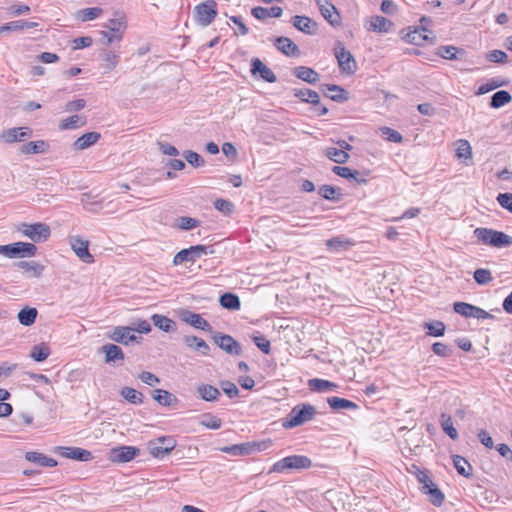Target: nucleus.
<instances>
[{
    "label": "nucleus",
    "mask_w": 512,
    "mask_h": 512,
    "mask_svg": "<svg viewBox=\"0 0 512 512\" xmlns=\"http://www.w3.org/2000/svg\"><path fill=\"white\" fill-rule=\"evenodd\" d=\"M317 411L313 405L310 404H298L294 406L288 415L283 419L282 426L286 429H291L297 426H301L316 416Z\"/></svg>",
    "instance_id": "nucleus-1"
},
{
    "label": "nucleus",
    "mask_w": 512,
    "mask_h": 512,
    "mask_svg": "<svg viewBox=\"0 0 512 512\" xmlns=\"http://www.w3.org/2000/svg\"><path fill=\"white\" fill-rule=\"evenodd\" d=\"M473 233L480 242L488 246L501 248L512 245V237L501 231L479 227Z\"/></svg>",
    "instance_id": "nucleus-2"
},
{
    "label": "nucleus",
    "mask_w": 512,
    "mask_h": 512,
    "mask_svg": "<svg viewBox=\"0 0 512 512\" xmlns=\"http://www.w3.org/2000/svg\"><path fill=\"white\" fill-rule=\"evenodd\" d=\"M312 466V461L304 455H291L274 463L271 472L285 473L290 470H305Z\"/></svg>",
    "instance_id": "nucleus-3"
},
{
    "label": "nucleus",
    "mask_w": 512,
    "mask_h": 512,
    "mask_svg": "<svg viewBox=\"0 0 512 512\" xmlns=\"http://www.w3.org/2000/svg\"><path fill=\"white\" fill-rule=\"evenodd\" d=\"M37 254V247L33 243L14 242L11 244L0 245V255L7 258L34 257Z\"/></svg>",
    "instance_id": "nucleus-4"
},
{
    "label": "nucleus",
    "mask_w": 512,
    "mask_h": 512,
    "mask_svg": "<svg viewBox=\"0 0 512 512\" xmlns=\"http://www.w3.org/2000/svg\"><path fill=\"white\" fill-rule=\"evenodd\" d=\"M218 14L217 2L215 0H206L194 7V20L201 27L209 26Z\"/></svg>",
    "instance_id": "nucleus-5"
},
{
    "label": "nucleus",
    "mask_w": 512,
    "mask_h": 512,
    "mask_svg": "<svg viewBox=\"0 0 512 512\" xmlns=\"http://www.w3.org/2000/svg\"><path fill=\"white\" fill-rule=\"evenodd\" d=\"M17 231L35 243L46 241L51 235L50 227L42 222L33 224L20 223Z\"/></svg>",
    "instance_id": "nucleus-6"
},
{
    "label": "nucleus",
    "mask_w": 512,
    "mask_h": 512,
    "mask_svg": "<svg viewBox=\"0 0 512 512\" xmlns=\"http://www.w3.org/2000/svg\"><path fill=\"white\" fill-rule=\"evenodd\" d=\"M177 445V441L173 436H161L150 440L147 448L150 454L158 459L167 456Z\"/></svg>",
    "instance_id": "nucleus-7"
},
{
    "label": "nucleus",
    "mask_w": 512,
    "mask_h": 512,
    "mask_svg": "<svg viewBox=\"0 0 512 512\" xmlns=\"http://www.w3.org/2000/svg\"><path fill=\"white\" fill-rule=\"evenodd\" d=\"M213 250L205 245H195L177 252L173 258L174 265H181L184 262L194 263L203 255L212 254Z\"/></svg>",
    "instance_id": "nucleus-8"
},
{
    "label": "nucleus",
    "mask_w": 512,
    "mask_h": 512,
    "mask_svg": "<svg viewBox=\"0 0 512 512\" xmlns=\"http://www.w3.org/2000/svg\"><path fill=\"white\" fill-rule=\"evenodd\" d=\"M335 57L337 58L339 68L342 72L352 74L356 70V61L352 54L345 48L342 42L335 44Z\"/></svg>",
    "instance_id": "nucleus-9"
},
{
    "label": "nucleus",
    "mask_w": 512,
    "mask_h": 512,
    "mask_svg": "<svg viewBox=\"0 0 512 512\" xmlns=\"http://www.w3.org/2000/svg\"><path fill=\"white\" fill-rule=\"evenodd\" d=\"M104 28L112 32V37L108 38L106 45H110L114 41H120L127 28L125 16L123 14H120L117 18L109 19L104 24Z\"/></svg>",
    "instance_id": "nucleus-10"
},
{
    "label": "nucleus",
    "mask_w": 512,
    "mask_h": 512,
    "mask_svg": "<svg viewBox=\"0 0 512 512\" xmlns=\"http://www.w3.org/2000/svg\"><path fill=\"white\" fill-rule=\"evenodd\" d=\"M213 340L222 350L230 355H240L242 353L241 345L230 335L215 332Z\"/></svg>",
    "instance_id": "nucleus-11"
},
{
    "label": "nucleus",
    "mask_w": 512,
    "mask_h": 512,
    "mask_svg": "<svg viewBox=\"0 0 512 512\" xmlns=\"http://www.w3.org/2000/svg\"><path fill=\"white\" fill-rule=\"evenodd\" d=\"M32 133L33 131L29 127H13L3 130L0 139L7 144L23 142L30 138Z\"/></svg>",
    "instance_id": "nucleus-12"
},
{
    "label": "nucleus",
    "mask_w": 512,
    "mask_h": 512,
    "mask_svg": "<svg viewBox=\"0 0 512 512\" xmlns=\"http://www.w3.org/2000/svg\"><path fill=\"white\" fill-rule=\"evenodd\" d=\"M108 337L114 342L121 343L123 345H128L132 342L138 341L141 339L134 334L133 327L129 326H117L115 327L109 334Z\"/></svg>",
    "instance_id": "nucleus-13"
},
{
    "label": "nucleus",
    "mask_w": 512,
    "mask_h": 512,
    "mask_svg": "<svg viewBox=\"0 0 512 512\" xmlns=\"http://www.w3.org/2000/svg\"><path fill=\"white\" fill-rule=\"evenodd\" d=\"M54 451L65 458L82 461V462L90 461L93 458V455L89 450L79 448V447L58 446L55 448Z\"/></svg>",
    "instance_id": "nucleus-14"
},
{
    "label": "nucleus",
    "mask_w": 512,
    "mask_h": 512,
    "mask_svg": "<svg viewBox=\"0 0 512 512\" xmlns=\"http://www.w3.org/2000/svg\"><path fill=\"white\" fill-rule=\"evenodd\" d=\"M140 454V449L134 446H119L113 448L110 453V459L117 463H126Z\"/></svg>",
    "instance_id": "nucleus-15"
},
{
    "label": "nucleus",
    "mask_w": 512,
    "mask_h": 512,
    "mask_svg": "<svg viewBox=\"0 0 512 512\" xmlns=\"http://www.w3.org/2000/svg\"><path fill=\"white\" fill-rule=\"evenodd\" d=\"M89 242L80 237H74L71 239V247L75 254L85 263L94 262L93 256L90 254Z\"/></svg>",
    "instance_id": "nucleus-16"
},
{
    "label": "nucleus",
    "mask_w": 512,
    "mask_h": 512,
    "mask_svg": "<svg viewBox=\"0 0 512 512\" xmlns=\"http://www.w3.org/2000/svg\"><path fill=\"white\" fill-rule=\"evenodd\" d=\"M181 319L194 328L207 332L212 331V327L209 322L198 313L185 310L181 313Z\"/></svg>",
    "instance_id": "nucleus-17"
},
{
    "label": "nucleus",
    "mask_w": 512,
    "mask_h": 512,
    "mask_svg": "<svg viewBox=\"0 0 512 512\" xmlns=\"http://www.w3.org/2000/svg\"><path fill=\"white\" fill-rule=\"evenodd\" d=\"M251 73L253 75L259 74V76L264 81L269 83H274L277 80L275 73L269 67H267L259 58L252 59Z\"/></svg>",
    "instance_id": "nucleus-18"
},
{
    "label": "nucleus",
    "mask_w": 512,
    "mask_h": 512,
    "mask_svg": "<svg viewBox=\"0 0 512 512\" xmlns=\"http://www.w3.org/2000/svg\"><path fill=\"white\" fill-rule=\"evenodd\" d=\"M275 47L281 51L284 55L289 57L300 56V50L298 46L288 37H277L274 43Z\"/></svg>",
    "instance_id": "nucleus-19"
},
{
    "label": "nucleus",
    "mask_w": 512,
    "mask_h": 512,
    "mask_svg": "<svg viewBox=\"0 0 512 512\" xmlns=\"http://www.w3.org/2000/svg\"><path fill=\"white\" fill-rule=\"evenodd\" d=\"M292 24L296 29L308 35H314L317 32V23L307 16H294Z\"/></svg>",
    "instance_id": "nucleus-20"
},
{
    "label": "nucleus",
    "mask_w": 512,
    "mask_h": 512,
    "mask_svg": "<svg viewBox=\"0 0 512 512\" xmlns=\"http://www.w3.org/2000/svg\"><path fill=\"white\" fill-rule=\"evenodd\" d=\"M100 351L105 355L106 363L123 362L125 359L122 349L115 344H105L101 347Z\"/></svg>",
    "instance_id": "nucleus-21"
},
{
    "label": "nucleus",
    "mask_w": 512,
    "mask_h": 512,
    "mask_svg": "<svg viewBox=\"0 0 512 512\" xmlns=\"http://www.w3.org/2000/svg\"><path fill=\"white\" fill-rule=\"evenodd\" d=\"M256 450V444L252 443H241L220 448V451L234 456L250 455Z\"/></svg>",
    "instance_id": "nucleus-22"
},
{
    "label": "nucleus",
    "mask_w": 512,
    "mask_h": 512,
    "mask_svg": "<svg viewBox=\"0 0 512 512\" xmlns=\"http://www.w3.org/2000/svg\"><path fill=\"white\" fill-rule=\"evenodd\" d=\"M251 14L258 20L264 21L268 17L279 18L283 14V9L279 6H273L270 8H264L257 6L251 9Z\"/></svg>",
    "instance_id": "nucleus-23"
},
{
    "label": "nucleus",
    "mask_w": 512,
    "mask_h": 512,
    "mask_svg": "<svg viewBox=\"0 0 512 512\" xmlns=\"http://www.w3.org/2000/svg\"><path fill=\"white\" fill-rule=\"evenodd\" d=\"M354 245V241L350 238H346L343 236L333 237L326 241V247L335 253H340L348 250L350 247Z\"/></svg>",
    "instance_id": "nucleus-24"
},
{
    "label": "nucleus",
    "mask_w": 512,
    "mask_h": 512,
    "mask_svg": "<svg viewBox=\"0 0 512 512\" xmlns=\"http://www.w3.org/2000/svg\"><path fill=\"white\" fill-rule=\"evenodd\" d=\"M393 23L383 16H372L368 21L367 29L378 33H387L391 30Z\"/></svg>",
    "instance_id": "nucleus-25"
},
{
    "label": "nucleus",
    "mask_w": 512,
    "mask_h": 512,
    "mask_svg": "<svg viewBox=\"0 0 512 512\" xmlns=\"http://www.w3.org/2000/svg\"><path fill=\"white\" fill-rule=\"evenodd\" d=\"M14 266L23 270L29 278H38L41 276L44 267L36 261H19Z\"/></svg>",
    "instance_id": "nucleus-26"
},
{
    "label": "nucleus",
    "mask_w": 512,
    "mask_h": 512,
    "mask_svg": "<svg viewBox=\"0 0 512 512\" xmlns=\"http://www.w3.org/2000/svg\"><path fill=\"white\" fill-rule=\"evenodd\" d=\"M293 75L309 84H315L319 80V74L314 69L306 66L295 67Z\"/></svg>",
    "instance_id": "nucleus-27"
},
{
    "label": "nucleus",
    "mask_w": 512,
    "mask_h": 512,
    "mask_svg": "<svg viewBox=\"0 0 512 512\" xmlns=\"http://www.w3.org/2000/svg\"><path fill=\"white\" fill-rule=\"evenodd\" d=\"M100 58L102 60V67L106 71H111L118 65L120 55L118 51L104 49L100 53Z\"/></svg>",
    "instance_id": "nucleus-28"
},
{
    "label": "nucleus",
    "mask_w": 512,
    "mask_h": 512,
    "mask_svg": "<svg viewBox=\"0 0 512 512\" xmlns=\"http://www.w3.org/2000/svg\"><path fill=\"white\" fill-rule=\"evenodd\" d=\"M25 459L29 462L35 463L41 467H55L57 466V461L53 458H49L46 455L30 451L25 454Z\"/></svg>",
    "instance_id": "nucleus-29"
},
{
    "label": "nucleus",
    "mask_w": 512,
    "mask_h": 512,
    "mask_svg": "<svg viewBox=\"0 0 512 512\" xmlns=\"http://www.w3.org/2000/svg\"><path fill=\"white\" fill-rule=\"evenodd\" d=\"M101 135L98 132H88L79 137L74 143L73 148L78 151L87 149L88 147L95 144Z\"/></svg>",
    "instance_id": "nucleus-30"
},
{
    "label": "nucleus",
    "mask_w": 512,
    "mask_h": 512,
    "mask_svg": "<svg viewBox=\"0 0 512 512\" xmlns=\"http://www.w3.org/2000/svg\"><path fill=\"white\" fill-rule=\"evenodd\" d=\"M49 149V144L44 140L31 141L21 146L22 154H43Z\"/></svg>",
    "instance_id": "nucleus-31"
},
{
    "label": "nucleus",
    "mask_w": 512,
    "mask_h": 512,
    "mask_svg": "<svg viewBox=\"0 0 512 512\" xmlns=\"http://www.w3.org/2000/svg\"><path fill=\"white\" fill-rule=\"evenodd\" d=\"M197 393L199 397L207 402H213L218 400L221 393L218 388L209 385V384H201L197 387Z\"/></svg>",
    "instance_id": "nucleus-32"
},
{
    "label": "nucleus",
    "mask_w": 512,
    "mask_h": 512,
    "mask_svg": "<svg viewBox=\"0 0 512 512\" xmlns=\"http://www.w3.org/2000/svg\"><path fill=\"white\" fill-rule=\"evenodd\" d=\"M321 15L327 20L332 26H339L341 24V17L337 9L332 3L326 4L324 7L319 9Z\"/></svg>",
    "instance_id": "nucleus-33"
},
{
    "label": "nucleus",
    "mask_w": 512,
    "mask_h": 512,
    "mask_svg": "<svg viewBox=\"0 0 512 512\" xmlns=\"http://www.w3.org/2000/svg\"><path fill=\"white\" fill-rule=\"evenodd\" d=\"M323 154L329 158L331 161L337 164H345L350 156L348 152L343 151L342 149H338L335 147H328L323 151Z\"/></svg>",
    "instance_id": "nucleus-34"
},
{
    "label": "nucleus",
    "mask_w": 512,
    "mask_h": 512,
    "mask_svg": "<svg viewBox=\"0 0 512 512\" xmlns=\"http://www.w3.org/2000/svg\"><path fill=\"white\" fill-rule=\"evenodd\" d=\"M183 341L189 348L198 351L202 355H208L209 346L202 338L196 336H185Z\"/></svg>",
    "instance_id": "nucleus-35"
},
{
    "label": "nucleus",
    "mask_w": 512,
    "mask_h": 512,
    "mask_svg": "<svg viewBox=\"0 0 512 512\" xmlns=\"http://www.w3.org/2000/svg\"><path fill=\"white\" fill-rule=\"evenodd\" d=\"M294 96L299 98L301 101L306 103H311L313 105H318L320 103V97L318 93L314 90L305 88V89H294Z\"/></svg>",
    "instance_id": "nucleus-36"
},
{
    "label": "nucleus",
    "mask_w": 512,
    "mask_h": 512,
    "mask_svg": "<svg viewBox=\"0 0 512 512\" xmlns=\"http://www.w3.org/2000/svg\"><path fill=\"white\" fill-rule=\"evenodd\" d=\"M327 403L330 406V408L333 410H344V409L355 410L358 408V405L355 402L350 401L345 398L336 397V396L328 398Z\"/></svg>",
    "instance_id": "nucleus-37"
},
{
    "label": "nucleus",
    "mask_w": 512,
    "mask_h": 512,
    "mask_svg": "<svg viewBox=\"0 0 512 512\" xmlns=\"http://www.w3.org/2000/svg\"><path fill=\"white\" fill-rule=\"evenodd\" d=\"M153 399L162 406H171L175 404L178 399L172 393L163 389H156L153 391Z\"/></svg>",
    "instance_id": "nucleus-38"
},
{
    "label": "nucleus",
    "mask_w": 512,
    "mask_h": 512,
    "mask_svg": "<svg viewBox=\"0 0 512 512\" xmlns=\"http://www.w3.org/2000/svg\"><path fill=\"white\" fill-rule=\"evenodd\" d=\"M219 302L223 308L229 310H239L241 307V301L234 293H224L220 296Z\"/></svg>",
    "instance_id": "nucleus-39"
},
{
    "label": "nucleus",
    "mask_w": 512,
    "mask_h": 512,
    "mask_svg": "<svg viewBox=\"0 0 512 512\" xmlns=\"http://www.w3.org/2000/svg\"><path fill=\"white\" fill-rule=\"evenodd\" d=\"M120 395L131 404H142L144 401V395L131 387H123L120 390Z\"/></svg>",
    "instance_id": "nucleus-40"
},
{
    "label": "nucleus",
    "mask_w": 512,
    "mask_h": 512,
    "mask_svg": "<svg viewBox=\"0 0 512 512\" xmlns=\"http://www.w3.org/2000/svg\"><path fill=\"white\" fill-rule=\"evenodd\" d=\"M151 320L157 328L164 332H170L175 329V322L164 315L154 314Z\"/></svg>",
    "instance_id": "nucleus-41"
},
{
    "label": "nucleus",
    "mask_w": 512,
    "mask_h": 512,
    "mask_svg": "<svg viewBox=\"0 0 512 512\" xmlns=\"http://www.w3.org/2000/svg\"><path fill=\"white\" fill-rule=\"evenodd\" d=\"M308 386L312 391L326 392L337 388V385L328 380L313 378L308 381Z\"/></svg>",
    "instance_id": "nucleus-42"
},
{
    "label": "nucleus",
    "mask_w": 512,
    "mask_h": 512,
    "mask_svg": "<svg viewBox=\"0 0 512 512\" xmlns=\"http://www.w3.org/2000/svg\"><path fill=\"white\" fill-rule=\"evenodd\" d=\"M453 465L460 475L466 478H469L472 475V466L462 456L455 455L453 457Z\"/></svg>",
    "instance_id": "nucleus-43"
},
{
    "label": "nucleus",
    "mask_w": 512,
    "mask_h": 512,
    "mask_svg": "<svg viewBox=\"0 0 512 512\" xmlns=\"http://www.w3.org/2000/svg\"><path fill=\"white\" fill-rule=\"evenodd\" d=\"M332 94L327 95L331 100L336 102H344L348 100V94L345 89L335 84L323 85Z\"/></svg>",
    "instance_id": "nucleus-44"
},
{
    "label": "nucleus",
    "mask_w": 512,
    "mask_h": 512,
    "mask_svg": "<svg viewBox=\"0 0 512 512\" xmlns=\"http://www.w3.org/2000/svg\"><path fill=\"white\" fill-rule=\"evenodd\" d=\"M440 424L443 431L452 439H458V432L456 428L453 426L452 418L450 415L446 413H442L440 417Z\"/></svg>",
    "instance_id": "nucleus-45"
},
{
    "label": "nucleus",
    "mask_w": 512,
    "mask_h": 512,
    "mask_svg": "<svg viewBox=\"0 0 512 512\" xmlns=\"http://www.w3.org/2000/svg\"><path fill=\"white\" fill-rule=\"evenodd\" d=\"M424 494H427L429 496V501L434 506H441L444 502L445 496L443 492L438 488L436 484H434L431 488H428L426 490H423Z\"/></svg>",
    "instance_id": "nucleus-46"
},
{
    "label": "nucleus",
    "mask_w": 512,
    "mask_h": 512,
    "mask_svg": "<svg viewBox=\"0 0 512 512\" xmlns=\"http://www.w3.org/2000/svg\"><path fill=\"white\" fill-rule=\"evenodd\" d=\"M427 334L434 337H441L445 333L446 326L442 321L425 322L423 324Z\"/></svg>",
    "instance_id": "nucleus-47"
},
{
    "label": "nucleus",
    "mask_w": 512,
    "mask_h": 512,
    "mask_svg": "<svg viewBox=\"0 0 512 512\" xmlns=\"http://www.w3.org/2000/svg\"><path fill=\"white\" fill-rule=\"evenodd\" d=\"M36 308H24L18 313V320L24 326L32 325L37 317Z\"/></svg>",
    "instance_id": "nucleus-48"
},
{
    "label": "nucleus",
    "mask_w": 512,
    "mask_h": 512,
    "mask_svg": "<svg viewBox=\"0 0 512 512\" xmlns=\"http://www.w3.org/2000/svg\"><path fill=\"white\" fill-rule=\"evenodd\" d=\"M103 13L100 7L84 8L77 12V17L83 22L91 21L98 18Z\"/></svg>",
    "instance_id": "nucleus-49"
},
{
    "label": "nucleus",
    "mask_w": 512,
    "mask_h": 512,
    "mask_svg": "<svg viewBox=\"0 0 512 512\" xmlns=\"http://www.w3.org/2000/svg\"><path fill=\"white\" fill-rule=\"evenodd\" d=\"M511 101V95L505 90L495 92L491 97L490 106L500 108Z\"/></svg>",
    "instance_id": "nucleus-50"
},
{
    "label": "nucleus",
    "mask_w": 512,
    "mask_h": 512,
    "mask_svg": "<svg viewBox=\"0 0 512 512\" xmlns=\"http://www.w3.org/2000/svg\"><path fill=\"white\" fill-rule=\"evenodd\" d=\"M200 424L206 428L216 430L222 426V420L211 413H204L200 417Z\"/></svg>",
    "instance_id": "nucleus-51"
},
{
    "label": "nucleus",
    "mask_w": 512,
    "mask_h": 512,
    "mask_svg": "<svg viewBox=\"0 0 512 512\" xmlns=\"http://www.w3.org/2000/svg\"><path fill=\"white\" fill-rule=\"evenodd\" d=\"M50 355V349L45 344L35 345L31 352L30 357L36 362H42Z\"/></svg>",
    "instance_id": "nucleus-52"
},
{
    "label": "nucleus",
    "mask_w": 512,
    "mask_h": 512,
    "mask_svg": "<svg viewBox=\"0 0 512 512\" xmlns=\"http://www.w3.org/2000/svg\"><path fill=\"white\" fill-rule=\"evenodd\" d=\"M85 124V121L79 115H73L60 122L59 128L61 130H71L81 127Z\"/></svg>",
    "instance_id": "nucleus-53"
},
{
    "label": "nucleus",
    "mask_w": 512,
    "mask_h": 512,
    "mask_svg": "<svg viewBox=\"0 0 512 512\" xmlns=\"http://www.w3.org/2000/svg\"><path fill=\"white\" fill-rule=\"evenodd\" d=\"M456 157L458 159L472 158V148L467 140L461 139L457 141Z\"/></svg>",
    "instance_id": "nucleus-54"
},
{
    "label": "nucleus",
    "mask_w": 512,
    "mask_h": 512,
    "mask_svg": "<svg viewBox=\"0 0 512 512\" xmlns=\"http://www.w3.org/2000/svg\"><path fill=\"white\" fill-rule=\"evenodd\" d=\"M319 195H321L326 200H339L341 193L339 189L331 186V185H322L318 190Z\"/></svg>",
    "instance_id": "nucleus-55"
},
{
    "label": "nucleus",
    "mask_w": 512,
    "mask_h": 512,
    "mask_svg": "<svg viewBox=\"0 0 512 512\" xmlns=\"http://www.w3.org/2000/svg\"><path fill=\"white\" fill-rule=\"evenodd\" d=\"M474 280L479 285H486L493 280L492 273L489 269L479 268L474 271Z\"/></svg>",
    "instance_id": "nucleus-56"
},
{
    "label": "nucleus",
    "mask_w": 512,
    "mask_h": 512,
    "mask_svg": "<svg viewBox=\"0 0 512 512\" xmlns=\"http://www.w3.org/2000/svg\"><path fill=\"white\" fill-rule=\"evenodd\" d=\"M183 157L190 165L195 168L201 167L205 163L203 157L200 154L191 150L185 151L183 153Z\"/></svg>",
    "instance_id": "nucleus-57"
},
{
    "label": "nucleus",
    "mask_w": 512,
    "mask_h": 512,
    "mask_svg": "<svg viewBox=\"0 0 512 512\" xmlns=\"http://www.w3.org/2000/svg\"><path fill=\"white\" fill-rule=\"evenodd\" d=\"M453 309L456 313L460 314L464 317H472L474 305L466 303V302H455L453 305Z\"/></svg>",
    "instance_id": "nucleus-58"
},
{
    "label": "nucleus",
    "mask_w": 512,
    "mask_h": 512,
    "mask_svg": "<svg viewBox=\"0 0 512 512\" xmlns=\"http://www.w3.org/2000/svg\"><path fill=\"white\" fill-rule=\"evenodd\" d=\"M416 478L418 482L421 484L420 490L423 492V490H426L428 488H431L435 483L433 482L431 476L428 474L427 471L418 470L416 474Z\"/></svg>",
    "instance_id": "nucleus-59"
},
{
    "label": "nucleus",
    "mask_w": 512,
    "mask_h": 512,
    "mask_svg": "<svg viewBox=\"0 0 512 512\" xmlns=\"http://www.w3.org/2000/svg\"><path fill=\"white\" fill-rule=\"evenodd\" d=\"M200 222L191 217H179L176 226L181 230H191L198 227Z\"/></svg>",
    "instance_id": "nucleus-60"
},
{
    "label": "nucleus",
    "mask_w": 512,
    "mask_h": 512,
    "mask_svg": "<svg viewBox=\"0 0 512 512\" xmlns=\"http://www.w3.org/2000/svg\"><path fill=\"white\" fill-rule=\"evenodd\" d=\"M381 133L387 141H390L393 143H401L403 140L402 135L398 131H396L392 128H389V127H382Z\"/></svg>",
    "instance_id": "nucleus-61"
},
{
    "label": "nucleus",
    "mask_w": 512,
    "mask_h": 512,
    "mask_svg": "<svg viewBox=\"0 0 512 512\" xmlns=\"http://www.w3.org/2000/svg\"><path fill=\"white\" fill-rule=\"evenodd\" d=\"M486 59L493 63L503 64L507 61L508 55L502 50H492L486 54Z\"/></svg>",
    "instance_id": "nucleus-62"
},
{
    "label": "nucleus",
    "mask_w": 512,
    "mask_h": 512,
    "mask_svg": "<svg viewBox=\"0 0 512 512\" xmlns=\"http://www.w3.org/2000/svg\"><path fill=\"white\" fill-rule=\"evenodd\" d=\"M215 208L224 213L225 215H229L234 211V204L225 199H217L214 202Z\"/></svg>",
    "instance_id": "nucleus-63"
},
{
    "label": "nucleus",
    "mask_w": 512,
    "mask_h": 512,
    "mask_svg": "<svg viewBox=\"0 0 512 512\" xmlns=\"http://www.w3.org/2000/svg\"><path fill=\"white\" fill-rule=\"evenodd\" d=\"M496 199L502 208L512 213V193H499Z\"/></svg>",
    "instance_id": "nucleus-64"
}]
</instances>
